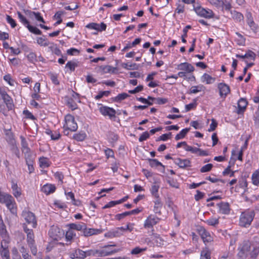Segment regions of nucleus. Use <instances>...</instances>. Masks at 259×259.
<instances>
[{"instance_id": "nucleus-1", "label": "nucleus", "mask_w": 259, "mask_h": 259, "mask_svg": "<svg viewBox=\"0 0 259 259\" xmlns=\"http://www.w3.org/2000/svg\"><path fill=\"white\" fill-rule=\"evenodd\" d=\"M255 215V213L253 210H246L242 212L239 220V225L243 227L247 228L252 222Z\"/></svg>"}, {"instance_id": "nucleus-2", "label": "nucleus", "mask_w": 259, "mask_h": 259, "mask_svg": "<svg viewBox=\"0 0 259 259\" xmlns=\"http://www.w3.org/2000/svg\"><path fill=\"white\" fill-rule=\"evenodd\" d=\"M252 245L248 241H244L239 247V252L238 253V256L240 259H244L246 258L249 253V252L251 250Z\"/></svg>"}, {"instance_id": "nucleus-3", "label": "nucleus", "mask_w": 259, "mask_h": 259, "mask_svg": "<svg viewBox=\"0 0 259 259\" xmlns=\"http://www.w3.org/2000/svg\"><path fill=\"white\" fill-rule=\"evenodd\" d=\"M193 4V9L198 15L205 18H211L213 17L214 14L211 10H206L199 6H195L194 3Z\"/></svg>"}, {"instance_id": "nucleus-4", "label": "nucleus", "mask_w": 259, "mask_h": 259, "mask_svg": "<svg viewBox=\"0 0 259 259\" xmlns=\"http://www.w3.org/2000/svg\"><path fill=\"white\" fill-rule=\"evenodd\" d=\"M22 215L28 224L31 225L32 228L36 227L37 221L33 213L29 211L23 210Z\"/></svg>"}, {"instance_id": "nucleus-5", "label": "nucleus", "mask_w": 259, "mask_h": 259, "mask_svg": "<svg viewBox=\"0 0 259 259\" xmlns=\"http://www.w3.org/2000/svg\"><path fill=\"white\" fill-rule=\"evenodd\" d=\"M65 125L64 127H66L67 128L71 131L75 132L77 129V124L75 122L74 118L73 116L68 114L65 116Z\"/></svg>"}, {"instance_id": "nucleus-6", "label": "nucleus", "mask_w": 259, "mask_h": 259, "mask_svg": "<svg viewBox=\"0 0 259 259\" xmlns=\"http://www.w3.org/2000/svg\"><path fill=\"white\" fill-rule=\"evenodd\" d=\"M49 234L50 237L54 240H58L63 236L64 233L63 230L57 226H53L50 229Z\"/></svg>"}, {"instance_id": "nucleus-7", "label": "nucleus", "mask_w": 259, "mask_h": 259, "mask_svg": "<svg viewBox=\"0 0 259 259\" xmlns=\"http://www.w3.org/2000/svg\"><path fill=\"white\" fill-rule=\"evenodd\" d=\"M197 230L204 243L210 242L212 241L210 233L207 232L204 227L199 226L198 227Z\"/></svg>"}, {"instance_id": "nucleus-8", "label": "nucleus", "mask_w": 259, "mask_h": 259, "mask_svg": "<svg viewBox=\"0 0 259 259\" xmlns=\"http://www.w3.org/2000/svg\"><path fill=\"white\" fill-rule=\"evenodd\" d=\"M100 112L104 116H109L110 118L115 116L116 111L112 108L102 106L99 109Z\"/></svg>"}, {"instance_id": "nucleus-9", "label": "nucleus", "mask_w": 259, "mask_h": 259, "mask_svg": "<svg viewBox=\"0 0 259 259\" xmlns=\"http://www.w3.org/2000/svg\"><path fill=\"white\" fill-rule=\"evenodd\" d=\"M220 95L222 97L225 98L230 92V89L229 85L225 83H219L218 85Z\"/></svg>"}, {"instance_id": "nucleus-10", "label": "nucleus", "mask_w": 259, "mask_h": 259, "mask_svg": "<svg viewBox=\"0 0 259 259\" xmlns=\"http://www.w3.org/2000/svg\"><path fill=\"white\" fill-rule=\"evenodd\" d=\"M85 27L89 29H95L100 32L104 31L106 29V25L104 22H102L100 24L92 22L87 25Z\"/></svg>"}, {"instance_id": "nucleus-11", "label": "nucleus", "mask_w": 259, "mask_h": 259, "mask_svg": "<svg viewBox=\"0 0 259 259\" xmlns=\"http://www.w3.org/2000/svg\"><path fill=\"white\" fill-rule=\"evenodd\" d=\"M69 256L71 258L84 259L85 257V253L84 251L77 249L69 253Z\"/></svg>"}, {"instance_id": "nucleus-12", "label": "nucleus", "mask_w": 259, "mask_h": 259, "mask_svg": "<svg viewBox=\"0 0 259 259\" xmlns=\"http://www.w3.org/2000/svg\"><path fill=\"white\" fill-rule=\"evenodd\" d=\"M247 104L248 102L246 99L243 98H240L238 102L237 114H242L246 110Z\"/></svg>"}, {"instance_id": "nucleus-13", "label": "nucleus", "mask_w": 259, "mask_h": 259, "mask_svg": "<svg viewBox=\"0 0 259 259\" xmlns=\"http://www.w3.org/2000/svg\"><path fill=\"white\" fill-rule=\"evenodd\" d=\"M247 23L250 28L254 32H257L259 30L258 26L254 23L251 14L248 13L246 15Z\"/></svg>"}, {"instance_id": "nucleus-14", "label": "nucleus", "mask_w": 259, "mask_h": 259, "mask_svg": "<svg viewBox=\"0 0 259 259\" xmlns=\"http://www.w3.org/2000/svg\"><path fill=\"white\" fill-rule=\"evenodd\" d=\"M159 220L157 218H153L152 215H149L146 220L144 226L145 228H152L153 226L158 223Z\"/></svg>"}, {"instance_id": "nucleus-15", "label": "nucleus", "mask_w": 259, "mask_h": 259, "mask_svg": "<svg viewBox=\"0 0 259 259\" xmlns=\"http://www.w3.org/2000/svg\"><path fill=\"white\" fill-rule=\"evenodd\" d=\"M99 71H102L103 73H116L117 71V67H113L110 65L100 66L99 67Z\"/></svg>"}, {"instance_id": "nucleus-16", "label": "nucleus", "mask_w": 259, "mask_h": 259, "mask_svg": "<svg viewBox=\"0 0 259 259\" xmlns=\"http://www.w3.org/2000/svg\"><path fill=\"white\" fill-rule=\"evenodd\" d=\"M174 162L181 168H186L191 166V162L188 159H182L177 158L175 160Z\"/></svg>"}, {"instance_id": "nucleus-17", "label": "nucleus", "mask_w": 259, "mask_h": 259, "mask_svg": "<svg viewBox=\"0 0 259 259\" xmlns=\"http://www.w3.org/2000/svg\"><path fill=\"white\" fill-rule=\"evenodd\" d=\"M154 182L150 189V192L153 197L155 198H158L159 197L158 194V190L159 189V185L158 184L159 183V182L157 179H154Z\"/></svg>"}, {"instance_id": "nucleus-18", "label": "nucleus", "mask_w": 259, "mask_h": 259, "mask_svg": "<svg viewBox=\"0 0 259 259\" xmlns=\"http://www.w3.org/2000/svg\"><path fill=\"white\" fill-rule=\"evenodd\" d=\"M83 235L85 237L90 236L93 235L100 234L102 231L99 229L89 228L88 229L85 224V228L82 230Z\"/></svg>"}, {"instance_id": "nucleus-19", "label": "nucleus", "mask_w": 259, "mask_h": 259, "mask_svg": "<svg viewBox=\"0 0 259 259\" xmlns=\"http://www.w3.org/2000/svg\"><path fill=\"white\" fill-rule=\"evenodd\" d=\"M178 69L184 70L187 72H192L194 70V67L191 64L187 62L182 63L178 66Z\"/></svg>"}, {"instance_id": "nucleus-20", "label": "nucleus", "mask_w": 259, "mask_h": 259, "mask_svg": "<svg viewBox=\"0 0 259 259\" xmlns=\"http://www.w3.org/2000/svg\"><path fill=\"white\" fill-rule=\"evenodd\" d=\"M218 206L219 207V211L223 214H229L230 212V206L228 202H221L218 203Z\"/></svg>"}, {"instance_id": "nucleus-21", "label": "nucleus", "mask_w": 259, "mask_h": 259, "mask_svg": "<svg viewBox=\"0 0 259 259\" xmlns=\"http://www.w3.org/2000/svg\"><path fill=\"white\" fill-rule=\"evenodd\" d=\"M23 229L24 232L27 234V242H34V234L32 229H29L24 224Z\"/></svg>"}, {"instance_id": "nucleus-22", "label": "nucleus", "mask_w": 259, "mask_h": 259, "mask_svg": "<svg viewBox=\"0 0 259 259\" xmlns=\"http://www.w3.org/2000/svg\"><path fill=\"white\" fill-rule=\"evenodd\" d=\"M55 190L56 187L55 185L52 184H47L44 185L41 188V191L47 195L53 193L55 191Z\"/></svg>"}, {"instance_id": "nucleus-23", "label": "nucleus", "mask_w": 259, "mask_h": 259, "mask_svg": "<svg viewBox=\"0 0 259 259\" xmlns=\"http://www.w3.org/2000/svg\"><path fill=\"white\" fill-rule=\"evenodd\" d=\"M119 251V249L114 250H106L105 249H102L101 250H98V253L99 256H105L110 255L114 253H116Z\"/></svg>"}, {"instance_id": "nucleus-24", "label": "nucleus", "mask_w": 259, "mask_h": 259, "mask_svg": "<svg viewBox=\"0 0 259 259\" xmlns=\"http://www.w3.org/2000/svg\"><path fill=\"white\" fill-rule=\"evenodd\" d=\"M12 189L13 190V194L16 198L20 196L21 193L20 192V188L18 187L17 183H15L13 180L12 181Z\"/></svg>"}, {"instance_id": "nucleus-25", "label": "nucleus", "mask_w": 259, "mask_h": 259, "mask_svg": "<svg viewBox=\"0 0 259 259\" xmlns=\"http://www.w3.org/2000/svg\"><path fill=\"white\" fill-rule=\"evenodd\" d=\"M155 198L156 200L154 201V211L156 213L160 214V208L162 206V203L161 202L159 197Z\"/></svg>"}, {"instance_id": "nucleus-26", "label": "nucleus", "mask_w": 259, "mask_h": 259, "mask_svg": "<svg viewBox=\"0 0 259 259\" xmlns=\"http://www.w3.org/2000/svg\"><path fill=\"white\" fill-rule=\"evenodd\" d=\"M0 234L3 238H6L7 236V231L6 227L2 220V216L0 215Z\"/></svg>"}, {"instance_id": "nucleus-27", "label": "nucleus", "mask_w": 259, "mask_h": 259, "mask_svg": "<svg viewBox=\"0 0 259 259\" xmlns=\"http://www.w3.org/2000/svg\"><path fill=\"white\" fill-rule=\"evenodd\" d=\"M212 4L214 5H221L222 9L226 10L229 11L231 8V4L228 1H213Z\"/></svg>"}, {"instance_id": "nucleus-28", "label": "nucleus", "mask_w": 259, "mask_h": 259, "mask_svg": "<svg viewBox=\"0 0 259 259\" xmlns=\"http://www.w3.org/2000/svg\"><path fill=\"white\" fill-rule=\"evenodd\" d=\"M256 55L255 54L252 52V51L249 50L245 55H241L239 54H236V57L238 58L245 59V58H251L253 60L255 59Z\"/></svg>"}, {"instance_id": "nucleus-29", "label": "nucleus", "mask_w": 259, "mask_h": 259, "mask_svg": "<svg viewBox=\"0 0 259 259\" xmlns=\"http://www.w3.org/2000/svg\"><path fill=\"white\" fill-rule=\"evenodd\" d=\"M26 14H28L30 16V17H33L34 16L35 18L38 21L44 23H45V21L43 18L40 16V14L39 12H32L30 11H27L26 12Z\"/></svg>"}, {"instance_id": "nucleus-30", "label": "nucleus", "mask_w": 259, "mask_h": 259, "mask_svg": "<svg viewBox=\"0 0 259 259\" xmlns=\"http://www.w3.org/2000/svg\"><path fill=\"white\" fill-rule=\"evenodd\" d=\"M182 4H177V8L176 9V12L180 14L184 12V3L186 4H194L195 1H182Z\"/></svg>"}, {"instance_id": "nucleus-31", "label": "nucleus", "mask_w": 259, "mask_h": 259, "mask_svg": "<svg viewBox=\"0 0 259 259\" xmlns=\"http://www.w3.org/2000/svg\"><path fill=\"white\" fill-rule=\"evenodd\" d=\"M69 228L72 230H76L77 231H82L85 228V224L82 223L81 224H76L74 223L70 224L69 225Z\"/></svg>"}, {"instance_id": "nucleus-32", "label": "nucleus", "mask_w": 259, "mask_h": 259, "mask_svg": "<svg viewBox=\"0 0 259 259\" xmlns=\"http://www.w3.org/2000/svg\"><path fill=\"white\" fill-rule=\"evenodd\" d=\"M201 80L202 82L205 81L207 84H210L215 81V78L207 73H204L201 77Z\"/></svg>"}, {"instance_id": "nucleus-33", "label": "nucleus", "mask_w": 259, "mask_h": 259, "mask_svg": "<svg viewBox=\"0 0 259 259\" xmlns=\"http://www.w3.org/2000/svg\"><path fill=\"white\" fill-rule=\"evenodd\" d=\"M39 166L41 168H45L50 166V162L47 158L42 157L39 159Z\"/></svg>"}, {"instance_id": "nucleus-34", "label": "nucleus", "mask_w": 259, "mask_h": 259, "mask_svg": "<svg viewBox=\"0 0 259 259\" xmlns=\"http://www.w3.org/2000/svg\"><path fill=\"white\" fill-rule=\"evenodd\" d=\"M190 128H186L184 129H183L179 134H178L176 137L175 139L177 141H178L180 139H182L184 138L187 134L190 131Z\"/></svg>"}, {"instance_id": "nucleus-35", "label": "nucleus", "mask_w": 259, "mask_h": 259, "mask_svg": "<svg viewBox=\"0 0 259 259\" xmlns=\"http://www.w3.org/2000/svg\"><path fill=\"white\" fill-rule=\"evenodd\" d=\"M147 160L149 162V165L151 167H153L161 166L163 167V169H164V166L160 162L158 161L156 159L148 158Z\"/></svg>"}, {"instance_id": "nucleus-36", "label": "nucleus", "mask_w": 259, "mask_h": 259, "mask_svg": "<svg viewBox=\"0 0 259 259\" xmlns=\"http://www.w3.org/2000/svg\"><path fill=\"white\" fill-rule=\"evenodd\" d=\"M252 249L249 253L251 259H256L259 253V247L257 246H252Z\"/></svg>"}, {"instance_id": "nucleus-37", "label": "nucleus", "mask_w": 259, "mask_h": 259, "mask_svg": "<svg viewBox=\"0 0 259 259\" xmlns=\"http://www.w3.org/2000/svg\"><path fill=\"white\" fill-rule=\"evenodd\" d=\"M86 136V134L84 132H81L78 134H74L73 139L77 141H82L85 139Z\"/></svg>"}, {"instance_id": "nucleus-38", "label": "nucleus", "mask_w": 259, "mask_h": 259, "mask_svg": "<svg viewBox=\"0 0 259 259\" xmlns=\"http://www.w3.org/2000/svg\"><path fill=\"white\" fill-rule=\"evenodd\" d=\"M65 12L64 11H60L56 12L55 15H54V18L58 19L57 21L54 24L55 25H57L61 24L62 22V19L61 17V15L64 14Z\"/></svg>"}, {"instance_id": "nucleus-39", "label": "nucleus", "mask_w": 259, "mask_h": 259, "mask_svg": "<svg viewBox=\"0 0 259 259\" xmlns=\"http://www.w3.org/2000/svg\"><path fill=\"white\" fill-rule=\"evenodd\" d=\"M0 253L3 259H10L9 251L8 248H0Z\"/></svg>"}, {"instance_id": "nucleus-40", "label": "nucleus", "mask_w": 259, "mask_h": 259, "mask_svg": "<svg viewBox=\"0 0 259 259\" xmlns=\"http://www.w3.org/2000/svg\"><path fill=\"white\" fill-rule=\"evenodd\" d=\"M26 27L31 32L35 34L41 35L42 33L41 31L36 27L28 24V25L26 26Z\"/></svg>"}, {"instance_id": "nucleus-41", "label": "nucleus", "mask_w": 259, "mask_h": 259, "mask_svg": "<svg viewBox=\"0 0 259 259\" xmlns=\"http://www.w3.org/2000/svg\"><path fill=\"white\" fill-rule=\"evenodd\" d=\"M252 183L255 185H259V171H255L252 175Z\"/></svg>"}, {"instance_id": "nucleus-42", "label": "nucleus", "mask_w": 259, "mask_h": 259, "mask_svg": "<svg viewBox=\"0 0 259 259\" xmlns=\"http://www.w3.org/2000/svg\"><path fill=\"white\" fill-rule=\"evenodd\" d=\"M77 65H78L76 62L70 61L67 63L65 67L69 68L71 71H74L75 70V67H76Z\"/></svg>"}, {"instance_id": "nucleus-43", "label": "nucleus", "mask_w": 259, "mask_h": 259, "mask_svg": "<svg viewBox=\"0 0 259 259\" xmlns=\"http://www.w3.org/2000/svg\"><path fill=\"white\" fill-rule=\"evenodd\" d=\"M109 141L111 143H114L118 140V137L117 135L113 132H110L108 135Z\"/></svg>"}, {"instance_id": "nucleus-44", "label": "nucleus", "mask_w": 259, "mask_h": 259, "mask_svg": "<svg viewBox=\"0 0 259 259\" xmlns=\"http://www.w3.org/2000/svg\"><path fill=\"white\" fill-rule=\"evenodd\" d=\"M37 43L40 46L46 47L49 45V42L47 39H46L41 37H37L36 39Z\"/></svg>"}, {"instance_id": "nucleus-45", "label": "nucleus", "mask_w": 259, "mask_h": 259, "mask_svg": "<svg viewBox=\"0 0 259 259\" xmlns=\"http://www.w3.org/2000/svg\"><path fill=\"white\" fill-rule=\"evenodd\" d=\"M27 243L31 250L32 254L34 255H36L37 254V249L36 248V246L35 244V241L28 242Z\"/></svg>"}, {"instance_id": "nucleus-46", "label": "nucleus", "mask_w": 259, "mask_h": 259, "mask_svg": "<svg viewBox=\"0 0 259 259\" xmlns=\"http://www.w3.org/2000/svg\"><path fill=\"white\" fill-rule=\"evenodd\" d=\"M210 253L207 249H203L201 252V259H210Z\"/></svg>"}, {"instance_id": "nucleus-47", "label": "nucleus", "mask_w": 259, "mask_h": 259, "mask_svg": "<svg viewBox=\"0 0 259 259\" xmlns=\"http://www.w3.org/2000/svg\"><path fill=\"white\" fill-rule=\"evenodd\" d=\"M129 96V95L125 93H122L121 94H118L114 99V101L116 102H120L126 98H127Z\"/></svg>"}, {"instance_id": "nucleus-48", "label": "nucleus", "mask_w": 259, "mask_h": 259, "mask_svg": "<svg viewBox=\"0 0 259 259\" xmlns=\"http://www.w3.org/2000/svg\"><path fill=\"white\" fill-rule=\"evenodd\" d=\"M75 236V234L74 233L73 230L70 229L66 232L65 237L67 241H70Z\"/></svg>"}, {"instance_id": "nucleus-49", "label": "nucleus", "mask_w": 259, "mask_h": 259, "mask_svg": "<svg viewBox=\"0 0 259 259\" xmlns=\"http://www.w3.org/2000/svg\"><path fill=\"white\" fill-rule=\"evenodd\" d=\"M191 28V26L190 25H187L183 30V34L182 35V41L184 43L186 42V40L185 37L187 36V32L188 30Z\"/></svg>"}, {"instance_id": "nucleus-50", "label": "nucleus", "mask_w": 259, "mask_h": 259, "mask_svg": "<svg viewBox=\"0 0 259 259\" xmlns=\"http://www.w3.org/2000/svg\"><path fill=\"white\" fill-rule=\"evenodd\" d=\"M48 75L54 84L56 85H58L59 84V81L58 80L57 75L56 74L50 72L48 74Z\"/></svg>"}, {"instance_id": "nucleus-51", "label": "nucleus", "mask_w": 259, "mask_h": 259, "mask_svg": "<svg viewBox=\"0 0 259 259\" xmlns=\"http://www.w3.org/2000/svg\"><path fill=\"white\" fill-rule=\"evenodd\" d=\"M18 18L20 21L26 26L29 24V21L27 19L19 12H17Z\"/></svg>"}, {"instance_id": "nucleus-52", "label": "nucleus", "mask_w": 259, "mask_h": 259, "mask_svg": "<svg viewBox=\"0 0 259 259\" xmlns=\"http://www.w3.org/2000/svg\"><path fill=\"white\" fill-rule=\"evenodd\" d=\"M208 225L215 226L219 224V219L210 218L205 222Z\"/></svg>"}, {"instance_id": "nucleus-53", "label": "nucleus", "mask_w": 259, "mask_h": 259, "mask_svg": "<svg viewBox=\"0 0 259 259\" xmlns=\"http://www.w3.org/2000/svg\"><path fill=\"white\" fill-rule=\"evenodd\" d=\"M232 14L233 18L236 20L237 21L240 22L243 19V15L239 12L234 11Z\"/></svg>"}, {"instance_id": "nucleus-54", "label": "nucleus", "mask_w": 259, "mask_h": 259, "mask_svg": "<svg viewBox=\"0 0 259 259\" xmlns=\"http://www.w3.org/2000/svg\"><path fill=\"white\" fill-rule=\"evenodd\" d=\"M213 167V165L212 164L209 163L203 166H202L200 169V171L201 172H205L209 171Z\"/></svg>"}, {"instance_id": "nucleus-55", "label": "nucleus", "mask_w": 259, "mask_h": 259, "mask_svg": "<svg viewBox=\"0 0 259 259\" xmlns=\"http://www.w3.org/2000/svg\"><path fill=\"white\" fill-rule=\"evenodd\" d=\"M6 20L8 23H9L12 28H14L16 26L17 24L14 19H13L10 16H6Z\"/></svg>"}, {"instance_id": "nucleus-56", "label": "nucleus", "mask_w": 259, "mask_h": 259, "mask_svg": "<svg viewBox=\"0 0 259 259\" xmlns=\"http://www.w3.org/2000/svg\"><path fill=\"white\" fill-rule=\"evenodd\" d=\"M65 194L67 196V198H70L71 199L72 202L74 205H78V204L77 203V201L75 199L74 195L72 192H69L68 193L65 192Z\"/></svg>"}, {"instance_id": "nucleus-57", "label": "nucleus", "mask_w": 259, "mask_h": 259, "mask_svg": "<svg viewBox=\"0 0 259 259\" xmlns=\"http://www.w3.org/2000/svg\"><path fill=\"white\" fill-rule=\"evenodd\" d=\"M185 150L187 151H190L192 152V153L198 154V151H200V148H196V147H192L190 146H187L186 147H185Z\"/></svg>"}, {"instance_id": "nucleus-58", "label": "nucleus", "mask_w": 259, "mask_h": 259, "mask_svg": "<svg viewBox=\"0 0 259 259\" xmlns=\"http://www.w3.org/2000/svg\"><path fill=\"white\" fill-rule=\"evenodd\" d=\"M218 125V122L215 119L212 118L211 119V123L210 124L209 128L208 130V132H212L215 130Z\"/></svg>"}, {"instance_id": "nucleus-59", "label": "nucleus", "mask_w": 259, "mask_h": 259, "mask_svg": "<svg viewBox=\"0 0 259 259\" xmlns=\"http://www.w3.org/2000/svg\"><path fill=\"white\" fill-rule=\"evenodd\" d=\"M146 250V248H141L139 247H136L131 251V253L132 254H138L142 252V251H145Z\"/></svg>"}, {"instance_id": "nucleus-60", "label": "nucleus", "mask_w": 259, "mask_h": 259, "mask_svg": "<svg viewBox=\"0 0 259 259\" xmlns=\"http://www.w3.org/2000/svg\"><path fill=\"white\" fill-rule=\"evenodd\" d=\"M110 93V92L107 91H101L99 93L98 95L95 97V99L98 100L102 98L104 96H108Z\"/></svg>"}, {"instance_id": "nucleus-61", "label": "nucleus", "mask_w": 259, "mask_h": 259, "mask_svg": "<svg viewBox=\"0 0 259 259\" xmlns=\"http://www.w3.org/2000/svg\"><path fill=\"white\" fill-rule=\"evenodd\" d=\"M130 211H125L123 213L117 214L115 215V219L118 220H120L122 219L123 218H125V217L127 215H130Z\"/></svg>"}, {"instance_id": "nucleus-62", "label": "nucleus", "mask_w": 259, "mask_h": 259, "mask_svg": "<svg viewBox=\"0 0 259 259\" xmlns=\"http://www.w3.org/2000/svg\"><path fill=\"white\" fill-rule=\"evenodd\" d=\"M196 105H197V103L196 102V101H195L194 102L191 103L189 104L186 105L185 106L186 112H188L192 109L195 108L196 107Z\"/></svg>"}, {"instance_id": "nucleus-63", "label": "nucleus", "mask_w": 259, "mask_h": 259, "mask_svg": "<svg viewBox=\"0 0 259 259\" xmlns=\"http://www.w3.org/2000/svg\"><path fill=\"white\" fill-rule=\"evenodd\" d=\"M168 100L166 98H156L155 102L159 105H162L166 103Z\"/></svg>"}, {"instance_id": "nucleus-64", "label": "nucleus", "mask_w": 259, "mask_h": 259, "mask_svg": "<svg viewBox=\"0 0 259 259\" xmlns=\"http://www.w3.org/2000/svg\"><path fill=\"white\" fill-rule=\"evenodd\" d=\"M27 58L32 63H34L36 61V56L35 54L33 52L30 53L27 55Z\"/></svg>"}]
</instances>
